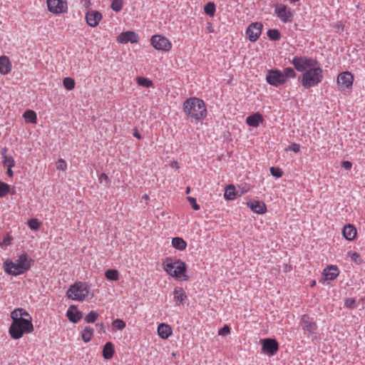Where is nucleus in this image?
I'll use <instances>...</instances> for the list:
<instances>
[{
    "label": "nucleus",
    "mask_w": 365,
    "mask_h": 365,
    "mask_svg": "<svg viewBox=\"0 0 365 365\" xmlns=\"http://www.w3.org/2000/svg\"><path fill=\"white\" fill-rule=\"evenodd\" d=\"M34 259L29 258L26 253L21 254L16 262L8 259L4 262V269L6 274L11 276L22 274L30 269Z\"/></svg>",
    "instance_id": "f257e3e1"
},
{
    "label": "nucleus",
    "mask_w": 365,
    "mask_h": 365,
    "mask_svg": "<svg viewBox=\"0 0 365 365\" xmlns=\"http://www.w3.org/2000/svg\"><path fill=\"white\" fill-rule=\"evenodd\" d=\"M183 111L189 117L196 120L204 119L207 115L205 102L198 98H190L183 103Z\"/></svg>",
    "instance_id": "f03ea898"
},
{
    "label": "nucleus",
    "mask_w": 365,
    "mask_h": 365,
    "mask_svg": "<svg viewBox=\"0 0 365 365\" xmlns=\"http://www.w3.org/2000/svg\"><path fill=\"white\" fill-rule=\"evenodd\" d=\"M164 270L170 276L177 279H183L187 281L189 277L185 274L187 270L186 264L180 259L173 260L170 257H167L163 262Z\"/></svg>",
    "instance_id": "7ed1b4c3"
},
{
    "label": "nucleus",
    "mask_w": 365,
    "mask_h": 365,
    "mask_svg": "<svg viewBox=\"0 0 365 365\" xmlns=\"http://www.w3.org/2000/svg\"><path fill=\"white\" fill-rule=\"evenodd\" d=\"M323 78V70L317 65L299 76L298 81L307 89L317 86L322 81Z\"/></svg>",
    "instance_id": "20e7f679"
},
{
    "label": "nucleus",
    "mask_w": 365,
    "mask_h": 365,
    "mask_svg": "<svg viewBox=\"0 0 365 365\" xmlns=\"http://www.w3.org/2000/svg\"><path fill=\"white\" fill-rule=\"evenodd\" d=\"M31 322V317L12 322L9 327V334L11 338L19 339L23 336L24 333L32 332L34 331V326Z\"/></svg>",
    "instance_id": "39448f33"
},
{
    "label": "nucleus",
    "mask_w": 365,
    "mask_h": 365,
    "mask_svg": "<svg viewBox=\"0 0 365 365\" xmlns=\"http://www.w3.org/2000/svg\"><path fill=\"white\" fill-rule=\"evenodd\" d=\"M89 286L86 282H77L70 286L66 295L69 299L83 302L89 295Z\"/></svg>",
    "instance_id": "423d86ee"
},
{
    "label": "nucleus",
    "mask_w": 365,
    "mask_h": 365,
    "mask_svg": "<svg viewBox=\"0 0 365 365\" xmlns=\"http://www.w3.org/2000/svg\"><path fill=\"white\" fill-rule=\"evenodd\" d=\"M290 63L297 71L303 73L318 65V61L314 58L298 56H294Z\"/></svg>",
    "instance_id": "0eeeda50"
},
{
    "label": "nucleus",
    "mask_w": 365,
    "mask_h": 365,
    "mask_svg": "<svg viewBox=\"0 0 365 365\" xmlns=\"http://www.w3.org/2000/svg\"><path fill=\"white\" fill-rule=\"evenodd\" d=\"M274 12L284 23H289L293 20L294 11L285 4H277L274 8Z\"/></svg>",
    "instance_id": "6e6552de"
},
{
    "label": "nucleus",
    "mask_w": 365,
    "mask_h": 365,
    "mask_svg": "<svg viewBox=\"0 0 365 365\" xmlns=\"http://www.w3.org/2000/svg\"><path fill=\"white\" fill-rule=\"evenodd\" d=\"M299 324L304 331H307L312 336L317 337L316 331L318 327L312 317L304 314L302 316Z\"/></svg>",
    "instance_id": "1a4fd4ad"
},
{
    "label": "nucleus",
    "mask_w": 365,
    "mask_h": 365,
    "mask_svg": "<svg viewBox=\"0 0 365 365\" xmlns=\"http://www.w3.org/2000/svg\"><path fill=\"white\" fill-rule=\"evenodd\" d=\"M267 82L273 86L278 87L285 83L282 71L279 69H270L266 75Z\"/></svg>",
    "instance_id": "9d476101"
},
{
    "label": "nucleus",
    "mask_w": 365,
    "mask_h": 365,
    "mask_svg": "<svg viewBox=\"0 0 365 365\" xmlns=\"http://www.w3.org/2000/svg\"><path fill=\"white\" fill-rule=\"evenodd\" d=\"M151 45L159 51H168L172 48L170 41L165 36L161 35H154L150 39Z\"/></svg>",
    "instance_id": "9b49d317"
},
{
    "label": "nucleus",
    "mask_w": 365,
    "mask_h": 365,
    "mask_svg": "<svg viewBox=\"0 0 365 365\" xmlns=\"http://www.w3.org/2000/svg\"><path fill=\"white\" fill-rule=\"evenodd\" d=\"M48 10L54 14L67 12V2L63 0H46Z\"/></svg>",
    "instance_id": "f8f14e48"
},
{
    "label": "nucleus",
    "mask_w": 365,
    "mask_h": 365,
    "mask_svg": "<svg viewBox=\"0 0 365 365\" xmlns=\"http://www.w3.org/2000/svg\"><path fill=\"white\" fill-rule=\"evenodd\" d=\"M263 24L261 22L251 23L246 29V35L251 42L257 41L261 35Z\"/></svg>",
    "instance_id": "ddd939ff"
},
{
    "label": "nucleus",
    "mask_w": 365,
    "mask_h": 365,
    "mask_svg": "<svg viewBox=\"0 0 365 365\" xmlns=\"http://www.w3.org/2000/svg\"><path fill=\"white\" fill-rule=\"evenodd\" d=\"M262 351L269 356H274L279 349V344L274 339L267 338L261 340Z\"/></svg>",
    "instance_id": "4468645a"
},
{
    "label": "nucleus",
    "mask_w": 365,
    "mask_h": 365,
    "mask_svg": "<svg viewBox=\"0 0 365 365\" xmlns=\"http://www.w3.org/2000/svg\"><path fill=\"white\" fill-rule=\"evenodd\" d=\"M117 41L121 43H127L128 42L135 43L138 42L139 36L135 32L128 31L120 33L118 36Z\"/></svg>",
    "instance_id": "2eb2a0df"
},
{
    "label": "nucleus",
    "mask_w": 365,
    "mask_h": 365,
    "mask_svg": "<svg viewBox=\"0 0 365 365\" xmlns=\"http://www.w3.org/2000/svg\"><path fill=\"white\" fill-rule=\"evenodd\" d=\"M354 81L353 75L349 72L345 71L339 74L337 77V83L344 88H349L351 87Z\"/></svg>",
    "instance_id": "dca6fc26"
},
{
    "label": "nucleus",
    "mask_w": 365,
    "mask_h": 365,
    "mask_svg": "<svg viewBox=\"0 0 365 365\" xmlns=\"http://www.w3.org/2000/svg\"><path fill=\"white\" fill-rule=\"evenodd\" d=\"M101 19V13L96 10H90L86 14V22L91 27L97 26Z\"/></svg>",
    "instance_id": "f3484780"
},
{
    "label": "nucleus",
    "mask_w": 365,
    "mask_h": 365,
    "mask_svg": "<svg viewBox=\"0 0 365 365\" xmlns=\"http://www.w3.org/2000/svg\"><path fill=\"white\" fill-rule=\"evenodd\" d=\"M66 316L72 323H77L82 319L83 313L78 310L76 306L71 305L66 312Z\"/></svg>",
    "instance_id": "a211bd4d"
},
{
    "label": "nucleus",
    "mask_w": 365,
    "mask_h": 365,
    "mask_svg": "<svg viewBox=\"0 0 365 365\" xmlns=\"http://www.w3.org/2000/svg\"><path fill=\"white\" fill-rule=\"evenodd\" d=\"M247 207H249L254 212L262 215L266 212L267 207L264 202L258 200H250L247 202Z\"/></svg>",
    "instance_id": "6ab92c4d"
},
{
    "label": "nucleus",
    "mask_w": 365,
    "mask_h": 365,
    "mask_svg": "<svg viewBox=\"0 0 365 365\" xmlns=\"http://www.w3.org/2000/svg\"><path fill=\"white\" fill-rule=\"evenodd\" d=\"M339 272L336 266L330 265L324 269L323 274L326 280L333 281L339 276Z\"/></svg>",
    "instance_id": "aec40b11"
},
{
    "label": "nucleus",
    "mask_w": 365,
    "mask_h": 365,
    "mask_svg": "<svg viewBox=\"0 0 365 365\" xmlns=\"http://www.w3.org/2000/svg\"><path fill=\"white\" fill-rule=\"evenodd\" d=\"M11 70V63L9 58L6 56L0 57V73L8 74Z\"/></svg>",
    "instance_id": "412c9836"
},
{
    "label": "nucleus",
    "mask_w": 365,
    "mask_h": 365,
    "mask_svg": "<svg viewBox=\"0 0 365 365\" xmlns=\"http://www.w3.org/2000/svg\"><path fill=\"white\" fill-rule=\"evenodd\" d=\"M342 235L347 240H353L356 235V229L354 225H345L342 230Z\"/></svg>",
    "instance_id": "4be33fe9"
},
{
    "label": "nucleus",
    "mask_w": 365,
    "mask_h": 365,
    "mask_svg": "<svg viewBox=\"0 0 365 365\" xmlns=\"http://www.w3.org/2000/svg\"><path fill=\"white\" fill-rule=\"evenodd\" d=\"M263 121V116L259 113L249 115L246 118V123L252 127H257Z\"/></svg>",
    "instance_id": "5701e85b"
},
{
    "label": "nucleus",
    "mask_w": 365,
    "mask_h": 365,
    "mask_svg": "<svg viewBox=\"0 0 365 365\" xmlns=\"http://www.w3.org/2000/svg\"><path fill=\"white\" fill-rule=\"evenodd\" d=\"M158 333L160 338L166 339L171 335L172 329L169 325L162 323L158 327Z\"/></svg>",
    "instance_id": "b1692460"
},
{
    "label": "nucleus",
    "mask_w": 365,
    "mask_h": 365,
    "mask_svg": "<svg viewBox=\"0 0 365 365\" xmlns=\"http://www.w3.org/2000/svg\"><path fill=\"white\" fill-rule=\"evenodd\" d=\"M115 352L113 344L110 341L106 342L103 348L102 354L105 359H110Z\"/></svg>",
    "instance_id": "393cba45"
},
{
    "label": "nucleus",
    "mask_w": 365,
    "mask_h": 365,
    "mask_svg": "<svg viewBox=\"0 0 365 365\" xmlns=\"http://www.w3.org/2000/svg\"><path fill=\"white\" fill-rule=\"evenodd\" d=\"M174 299L176 302L183 304L187 299V295L182 288L175 289L173 292Z\"/></svg>",
    "instance_id": "a878e982"
},
{
    "label": "nucleus",
    "mask_w": 365,
    "mask_h": 365,
    "mask_svg": "<svg viewBox=\"0 0 365 365\" xmlns=\"http://www.w3.org/2000/svg\"><path fill=\"white\" fill-rule=\"evenodd\" d=\"M94 334V329L90 326L86 327L81 331V338L85 343L89 342Z\"/></svg>",
    "instance_id": "bb28decb"
},
{
    "label": "nucleus",
    "mask_w": 365,
    "mask_h": 365,
    "mask_svg": "<svg viewBox=\"0 0 365 365\" xmlns=\"http://www.w3.org/2000/svg\"><path fill=\"white\" fill-rule=\"evenodd\" d=\"M172 245L175 249L182 251L186 249L187 242L182 238L175 237L172 240Z\"/></svg>",
    "instance_id": "cd10ccee"
},
{
    "label": "nucleus",
    "mask_w": 365,
    "mask_h": 365,
    "mask_svg": "<svg viewBox=\"0 0 365 365\" xmlns=\"http://www.w3.org/2000/svg\"><path fill=\"white\" fill-rule=\"evenodd\" d=\"M23 117L28 123H36L37 115L35 111L32 110H27L24 112Z\"/></svg>",
    "instance_id": "c85d7f7f"
},
{
    "label": "nucleus",
    "mask_w": 365,
    "mask_h": 365,
    "mask_svg": "<svg viewBox=\"0 0 365 365\" xmlns=\"http://www.w3.org/2000/svg\"><path fill=\"white\" fill-rule=\"evenodd\" d=\"M224 196L227 200L235 199L237 196L235 187L233 185H230L227 186L225 188Z\"/></svg>",
    "instance_id": "c756f323"
},
{
    "label": "nucleus",
    "mask_w": 365,
    "mask_h": 365,
    "mask_svg": "<svg viewBox=\"0 0 365 365\" xmlns=\"http://www.w3.org/2000/svg\"><path fill=\"white\" fill-rule=\"evenodd\" d=\"M282 75L284 76V81L286 83L288 78H296L297 73L293 68L287 67L283 70Z\"/></svg>",
    "instance_id": "7c9ffc66"
},
{
    "label": "nucleus",
    "mask_w": 365,
    "mask_h": 365,
    "mask_svg": "<svg viewBox=\"0 0 365 365\" xmlns=\"http://www.w3.org/2000/svg\"><path fill=\"white\" fill-rule=\"evenodd\" d=\"M137 83L144 88H150L153 86V81L147 78L138 76L136 78Z\"/></svg>",
    "instance_id": "2f4dec72"
},
{
    "label": "nucleus",
    "mask_w": 365,
    "mask_h": 365,
    "mask_svg": "<svg viewBox=\"0 0 365 365\" xmlns=\"http://www.w3.org/2000/svg\"><path fill=\"white\" fill-rule=\"evenodd\" d=\"M267 34L271 41H279L282 36L281 33L276 29H269Z\"/></svg>",
    "instance_id": "473e14b6"
},
{
    "label": "nucleus",
    "mask_w": 365,
    "mask_h": 365,
    "mask_svg": "<svg viewBox=\"0 0 365 365\" xmlns=\"http://www.w3.org/2000/svg\"><path fill=\"white\" fill-rule=\"evenodd\" d=\"M215 11V4L213 2H208L204 6L205 13L210 16H213Z\"/></svg>",
    "instance_id": "72a5a7b5"
},
{
    "label": "nucleus",
    "mask_w": 365,
    "mask_h": 365,
    "mask_svg": "<svg viewBox=\"0 0 365 365\" xmlns=\"http://www.w3.org/2000/svg\"><path fill=\"white\" fill-rule=\"evenodd\" d=\"M106 277L109 280L117 281L119 278L118 272L114 269H110L105 272Z\"/></svg>",
    "instance_id": "f704fd0d"
},
{
    "label": "nucleus",
    "mask_w": 365,
    "mask_h": 365,
    "mask_svg": "<svg viewBox=\"0 0 365 365\" xmlns=\"http://www.w3.org/2000/svg\"><path fill=\"white\" fill-rule=\"evenodd\" d=\"M10 192L9 185L0 180V197H4Z\"/></svg>",
    "instance_id": "c9c22d12"
},
{
    "label": "nucleus",
    "mask_w": 365,
    "mask_h": 365,
    "mask_svg": "<svg viewBox=\"0 0 365 365\" xmlns=\"http://www.w3.org/2000/svg\"><path fill=\"white\" fill-rule=\"evenodd\" d=\"M63 84L66 90L71 91L74 88L76 83L75 81L73 78L70 77H66L63 79Z\"/></svg>",
    "instance_id": "e433bc0d"
},
{
    "label": "nucleus",
    "mask_w": 365,
    "mask_h": 365,
    "mask_svg": "<svg viewBox=\"0 0 365 365\" xmlns=\"http://www.w3.org/2000/svg\"><path fill=\"white\" fill-rule=\"evenodd\" d=\"M98 317V312L95 311H91L88 314L84 317V320L87 323H93L96 321Z\"/></svg>",
    "instance_id": "4c0bfd02"
},
{
    "label": "nucleus",
    "mask_w": 365,
    "mask_h": 365,
    "mask_svg": "<svg viewBox=\"0 0 365 365\" xmlns=\"http://www.w3.org/2000/svg\"><path fill=\"white\" fill-rule=\"evenodd\" d=\"M123 0H113L110 5L111 9L115 12L120 11L123 9Z\"/></svg>",
    "instance_id": "58836bf2"
},
{
    "label": "nucleus",
    "mask_w": 365,
    "mask_h": 365,
    "mask_svg": "<svg viewBox=\"0 0 365 365\" xmlns=\"http://www.w3.org/2000/svg\"><path fill=\"white\" fill-rule=\"evenodd\" d=\"M21 312H22V308L16 309L13 312H11V317L13 319V322L27 319V318L21 317Z\"/></svg>",
    "instance_id": "ea45409f"
},
{
    "label": "nucleus",
    "mask_w": 365,
    "mask_h": 365,
    "mask_svg": "<svg viewBox=\"0 0 365 365\" xmlns=\"http://www.w3.org/2000/svg\"><path fill=\"white\" fill-rule=\"evenodd\" d=\"M27 225L31 230H38L40 227L41 223L37 219L32 218L28 221Z\"/></svg>",
    "instance_id": "a19ab883"
},
{
    "label": "nucleus",
    "mask_w": 365,
    "mask_h": 365,
    "mask_svg": "<svg viewBox=\"0 0 365 365\" xmlns=\"http://www.w3.org/2000/svg\"><path fill=\"white\" fill-rule=\"evenodd\" d=\"M269 171L271 175L277 178H279L283 175L282 170L277 167H271Z\"/></svg>",
    "instance_id": "79ce46f5"
},
{
    "label": "nucleus",
    "mask_w": 365,
    "mask_h": 365,
    "mask_svg": "<svg viewBox=\"0 0 365 365\" xmlns=\"http://www.w3.org/2000/svg\"><path fill=\"white\" fill-rule=\"evenodd\" d=\"M112 325L115 329L118 330H123L126 326L125 322L123 320L119 319L114 320L112 323Z\"/></svg>",
    "instance_id": "37998d69"
},
{
    "label": "nucleus",
    "mask_w": 365,
    "mask_h": 365,
    "mask_svg": "<svg viewBox=\"0 0 365 365\" xmlns=\"http://www.w3.org/2000/svg\"><path fill=\"white\" fill-rule=\"evenodd\" d=\"M356 301L354 298H346L344 299V306L349 309H353L356 307Z\"/></svg>",
    "instance_id": "c03bdc74"
},
{
    "label": "nucleus",
    "mask_w": 365,
    "mask_h": 365,
    "mask_svg": "<svg viewBox=\"0 0 365 365\" xmlns=\"http://www.w3.org/2000/svg\"><path fill=\"white\" fill-rule=\"evenodd\" d=\"M3 163L4 165L7 166V168L9 167L10 165L11 167L15 166V160L12 156H4Z\"/></svg>",
    "instance_id": "a18cd8bd"
},
{
    "label": "nucleus",
    "mask_w": 365,
    "mask_h": 365,
    "mask_svg": "<svg viewBox=\"0 0 365 365\" xmlns=\"http://www.w3.org/2000/svg\"><path fill=\"white\" fill-rule=\"evenodd\" d=\"M187 200L194 210H199L200 205L197 203L196 199L192 197H187Z\"/></svg>",
    "instance_id": "49530a36"
},
{
    "label": "nucleus",
    "mask_w": 365,
    "mask_h": 365,
    "mask_svg": "<svg viewBox=\"0 0 365 365\" xmlns=\"http://www.w3.org/2000/svg\"><path fill=\"white\" fill-rule=\"evenodd\" d=\"M350 257L351 260L354 261L357 264H360L362 262L361 255L356 252H351Z\"/></svg>",
    "instance_id": "de8ad7c7"
},
{
    "label": "nucleus",
    "mask_w": 365,
    "mask_h": 365,
    "mask_svg": "<svg viewBox=\"0 0 365 365\" xmlns=\"http://www.w3.org/2000/svg\"><path fill=\"white\" fill-rule=\"evenodd\" d=\"M98 180H99L100 183L104 184L105 186H108L109 181H110L108 175L105 173H102L99 176Z\"/></svg>",
    "instance_id": "09e8293b"
},
{
    "label": "nucleus",
    "mask_w": 365,
    "mask_h": 365,
    "mask_svg": "<svg viewBox=\"0 0 365 365\" xmlns=\"http://www.w3.org/2000/svg\"><path fill=\"white\" fill-rule=\"evenodd\" d=\"M230 332V328L227 325H225L223 327L219 329L218 334L221 336H225L228 334Z\"/></svg>",
    "instance_id": "8fccbe9b"
},
{
    "label": "nucleus",
    "mask_w": 365,
    "mask_h": 365,
    "mask_svg": "<svg viewBox=\"0 0 365 365\" xmlns=\"http://www.w3.org/2000/svg\"><path fill=\"white\" fill-rule=\"evenodd\" d=\"M67 164L66 161L63 159H60L57 162V169L60 170H65L66 168Z\"/></svg>",
    "instance_id": "3c124183"
},
{
    "label": "nucleus",
    "mask_w": 365,
    "mask_h": 365,
    "mask_svg": "<svg viewBox=\"0 0 365 365\" xmlns=\"http://www.w3.org/2000/svg\"><path fill=\"white\" fill-rule=\"evenodd\" d=\"M96 327L98 329V332L101 334L106 333L105 326L103 323H97Z\"/></svg>",
    "instance_id": "603ef678"
},
{
    "label": "nucleus",
    "mask_w": 365,
    "mask_h": 365,
    "mask_svg": "<svg viewBox=\"0 0 365 365\" xmlns=\"http://www.w3.org/2000/svg\"><path fill=\"white\" fill-rule=\"evenodd\" d=\"M11 240H12V238L10 236H7V237H4L3 241L1 242H0V246L3 247L4 245H6V246L9 245L11 244Z\"/></svg>",
    "instance_id": "864d4df0"
},
{
    "label": "nucleus",
    "mask_w": 365,
    "mask_h": 365,
    "mask_svg": "<svg viewBox=\"0 0 365 365\" xmlns=\"http://www.w3.org/2000/svg\"><path fill=\"white\" fill-rule=\"evenodd\" d=\"M300 146L297 143H292L289 147V150L293 151L294 153H298L299 151Z\"/></svg>",
    "instance_id": "5fc2aeb1"
},
{
    "label": "nucleus",
    "mask_w": 365,
    "mask_h": 365,
    "mask_svg": "<svg viewBox=\"0 0 365 365\" xmlns=\"http://www.w3.org/2000/svg\"><path fill=\"white\" fill-rule=\"evenodd\" d=\"M334 29H336V31L338 33H341L344 31V26L343 24L338 22L335 26Z\"/></svg>",
    "instance_id": "6e6d98bb"
},
{
    "label": "nucleus",
    "mask_w": 365,
    "mask_h": 365,
    "mask_svg": "<svg viewBox=\"0 0 365 365\" xmlns=\"http://www.w3.org/2000/svg\"><path fill=\"white\" fill-rule=\"evenodd\" d=\"M341 166L346 170H349L351 168L352 163L350 161H343Z\"/></svg>",
    "instance_id": "4d7b16f0"
},
{
    "label": "nucleus",
    "mask_w": 365,
    "mask_h": 365,
    "mask_svg": "<svg viewBox=\"0 0 365 365\" xmlns=\"http://www.w3.org/2000/svg\"><path fill=\"white\" fill-rule=\"evenodd\" d=\"M21 317L24 318H29L31 317V315L24 309H22V312H21Z\"/></svg>",
    "instance_id": "13d9d810"
},
{
    "label": "nucleus",
    "mask_w": 365,
    "mask_h": 365,
    "mask_svg": "<svg viewBox=\"0 0 365 365\" xmlns=\"http://www.w3.org/2000/svg\"><path fill=\"white\" fill-rule=\"evenodd\" d=\"M12 168L13 167H11V165H10L9 167H8V169H7V171H6V174L10 178L13 177V175H14V172L12 170Z\"/></svg>",
    "instance_id": "bf43d9fd"
},
{
    "label": "nucleus",
    "mask_w": 365,
    "mask_h": 365,
    "mask_svg": "<svg viewBox=\"0 0 365 365\" xmlns=\"http://www.w3.org/2000/svg\"><path fill=\"white\" fill-rule=\"evenodd\" d=\"M133 136L135 137L138 139H140L141 138V135L139 133V132H138L137 128H135V130H134Z\"/></svg>",
    "instance_id": "052dcab7"
},
{
    "label": "nucleus",
    "mask_w": 365,
    "mask_h": 365,
    "mask_svg": "<svg viewBox=\"0 0 365 365\" xmlns=\"http://www.w3.org/2000/svg\"><path fill=\"white\" fill-rule=\"evenodd\" d=\"M171 167H175L177 169L179 168L178 166V162L177 161H173L170 164Z\"/></svg>",
    "instance_id": "680f3d73"
},
{
    "label": "nucleus",
    "mask_w": 365,
    "mask_h": 365,
    "mask_svg": "<svg viewBox=\"0 0 365 365\" xmlns=\"http://www.w3.org/2000/svg\"><path fill=\"white\" fill-rule=\"evenodd\" d=\"M315 284H316V281L313 280V281H312L310 286L314 287V286H315Z\"/></svg>",
    "instance_id": "e2e57ef3"
},
{
    "label": "nucleus",
    "mask_w": 365,
    "mask_h": 365,
    "mask_svg": "<svg viewBox=\"0 0 365 365\" xmlns=\"http://www.w3.org/2000/svg\"><path fill=\"white\" fill-rule=\"evenodd\" d=\"M211 29H212V26H211V24H209V26H207V29H208L210 31H212Z\"/></svg>",
    "instance_id": "0e129e2a"
},
{
    "label": "nucleus",
    "mask_w": 365,
    "mask_h": 365,
    "mask_svg": "<svg viewBox=\"0 0 365 365\" xmlns=\"http://www.w3.org/2000/svg\"><path fill=\"white\" fill-rule=\"evenodd\" d=\"M190 188L188 187H187V190H186V192L187 193H189L190 192Z\"/></svg>",
    "instance_id": "69168bd1"
},
{
    "label": "nucleus",
    "mask_w": 365,
    "mask_h": 365,
    "mask_svg": "<svg viewBox=\"0 0 365 365\" xmlns=\"http://www.w3.org/2000/svg\"><path fill=\"white\" fill-rule=\"evenodd\" d=\"M6 148H5V149H4V150H3V152H2V153H1V154L4 155V153H6Z\"/></svg>",
    "instance_id": "338daca9"
},
{
    "label": "nucleus",
    "mask_w": 365,
    "mask_h": 365,
    "mask_svg": "<svg viewBox=\"0 0 365 365\" xmlns=\"http://www.w3.org/2000/svg\"><path fill=\"white\" fill-rule=\"evenodd\" d=\"M143 198H145V199H148V196L147 195H145Z\"/></svg>",
    "instance_id": "774afa93"
}]
</instances>
